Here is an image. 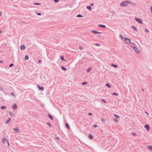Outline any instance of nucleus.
I'll list each match as a JSON object with an SVG mask.
<instances>
[{
	"label": "nucleus",
	"mask_w": 152,
	"mask_h": 152,
	"mask_svg": "<svg viewBox=\"0 0 152 152\" xmlns=\"http://www.w3.org/2000/svg\"><path fill=\"white\" fill-rule=\"evenodd\" d=\"M124 41L127 44H129L131 43V40L129 39L125 38Z\"/></svg>",
	"instance_id": "7ed1b4c3"
},
{
	"label": "nucleus",
	"mask_w": 152,
	"mask_h": 152,
	"mask_svg": "<svg viewBox=\"0 0 152 152\" xmlns=\"http://www.w3.org/2000/svg\"><path fill=\"white\" fill-rule=\"evenodd\" d=\"M106 86L108 87L109 88L110 87V86L109 83H107L106 84Z\"/></svg>",
	"instance_id": "cd10ccee"
},
{
	"label": "nucleus",
	"mask_w": 152,
	"mask_h": 152,
	"mask_svg": "<svg viewBox=\"0 0 152 152\" xmlns=\"http://www.w3.org/2000/svg\"><path fill=\"white\" fill-rule=\"evenodd\" d=\"M48 124L51 127V125L50 124Z\"/></svg>",
	"instance_id": "de8ad7c7"
},
{
	"label": "nucleus",
	"mask_w": 152,
	"mask_h": 152,
	"mask_svg": "<svg viewBox=\"0 0 152 152\" xmlns=\"http://www.w3.org/2000/svg\"><path fill=\"white\" fill-rule=\"evenodd\" d=\"M34 4H35V5H38L40 4H39V3H34Z\"/></svg>",
	"instance_id": "e433bc0d"
},
{
	"label": "nucleus",
	"mask_w": 152,
	"mask_h": 152,
	"mask_svg": "<svg viewBox=\"0 0 152 152\" xmlns=\"http://www.w3.org/2000/svg\"><path fill=\"white\" fill-rule=\"evenodd\" d=\"M131 27L134 30H135L136 31H137V28L134 26H132Z\"/></svg>",
	"instance_id": "9d476101"
},
{
	"label": "nucleus",
	"mask_w": 152,
	"mask_h": 152,
	"mask_svg": "<svg viewBox=\"0 0 152 152\" xmlns=\"http://www.w3.org/2000/svg\"><path fill=\"white\" fill-rule=\"evenodd\" d=\"M111 65L112 66H113L114 67H115V68H116V67H117L118 66L116 65H115V64H111Z\"/></svg>",
	"instance_id": "aec40b11"
},
{
	"label": "nucleus",
	"mask_w": 152,
	"mask_h": 152,
	"mask_svg": "<svg viewBox=\"0 0 152 152\" xmlns=\"http://www.w3.org/2000/svg\"><path fill=\"white\" fill-rule=\"evenodd\" d=\"M66 126L68 129H70V127L68 124H66Z\"/></svg>",
	"instance_id": "f8f14e48"
},
{
	"label": "nucleus",
	"mask_w": 152,
	"mask_h": 152,
	"mask_svg": "<svg viewBox=\"0 0 152 152\" xmlns=\"http://www.w3.org/2000/svg\"><path fill=\"white\" fill-rule=\"evenodd\" d=\"M56 138L58 139V140H59V137H57Z\"/></svg>",
	"instance_id": "864d4df0"
},
{
	"label": "nucleus",
	"mask_w": 152,
	"mask_h": 152,
	"mask_svg": "<svg viewBox=\"0 0 152 152\" xmlns=\"http://www.w3.org/2000/svg\"><path fill=\"white\" fill-rule=\"evenodd\" d=\"M91 5L92 6H94V4L93 3H92V4H91Z\"/></svg>",
	"instance_id": "09e8293b"
},
{
	"label": "nucleus",
	"mask_w": 152,
	"mask_h": 152,
	"mask_svg": "<svg viewBox=\"0 0 152 152\" xmlns=\"http://www.w3.org/2000/svg\"><path fill=\"white\" fill-rule=\"evenodd\" d=\"M145 127L147 129L148 131L150 129V127L148 125H146L145 126Z\"/></svg>",
	"instance_id": "423d86ee"
},
{
	"label": "nucleus",
	"mask_w": 152,
	"mask_h": 152,
	"mask_svg": "<svg viewBox=\"0 0 152 152\" xmlns=\"http://www.w3.org/2000/svg\"><path fill=\"white\" fill-rule=\"evenodd\" d=\"M135 20L137 22H138L142 24V20L140 18H135Z\"/></svg>",
	"instance_id": "39448f33"
},
{
	"label": "nucleus",
	"mask_w": 152,
	"mask_h": 152,
	"mask_svg": "<svg viewBox=\"0 0 152 152\" xmlns=\"http://www.w3.org/2000/svg\"><path fill=\"white\" fill-rule=\"evenodd\" d=\"M9 113L10 115V116H14V113H12L10 111H9Z\"/></svg>",
	"instance_id": "f3484780"
},
{
	"label": "nucleus",
	"mask_w": 152,
	"mask_h": 152,
	"mask_svg": "<svg viewBox=\"0 0 152 152\" xmlns=\"http://www.w3.org/2000/svg\"><path fill=\"white\" fill-rule=\"evenodd\" d=\"M3 61H1V60L0 61V62L1 63H3Z\"/></svg>",
	"instance_id": "8fccbe9b"
},
{
	"label": "nucleus",
	"mask_w": 152,
	"mask_h": 152,
	"mask_svg": "<svg viewBox=\"0 0 152 152\" xmlns=\"http://www.w3.org/2000/svg\"><path fill=\"white\" fill-rule=\"evenodd\" d=\"M129 4V2L128 1H124L123 2L120 4V5L124 7L128 5V4Z\"/></svg>",
	"instance_id": "f257e3e1"
},
{
	"label": "nucleus",
	"mask_w": 152,
	"mask_h": 152,
	"mask_svg": "<svg viewBox=\"0 0 152 152\" xmlns=\"http://www.w3.org/2000/svg\"><path fill=\"white\" fill-rule=\"evenodd\" d=\"M87 82H83L82 84L83 85H85L87 84Z\"/></svg>",
	"instance_id": "c85d7f7f"
},
{
	"label": "nucleus",
	"mask_w": 152,
	"mask_h": 152,
	"mask_svg": "<svg viewBox=\"0 0 152 152\" xmlns=\"http://www.w3.org/2000/svg\"><path fill=\"white\" fill-rule=\"evenodd\" d=\"M48 116L49 117V118L52 120H53V118L50 115H48Z\"/></svg>",
	"instance_id": "b1692460"
},
{
	"label": "nucleus",
	"mask_w": 152,
	"mask_h": 152,
	"mask_svg": "<svg viewBox=\"0 0 152 152\" xmlns=\"http://www.w3.org/2000/svg\"><path fill=\"white\" fill-rule=\"evenodd\" d=\"M16 104H13V106H12V108L14 109H15L16 108Z\"/></svg>",
	"instance_id": "4468645a"
},
{
	"label": "nucleus",
	"mask_w": 152,
	"mask_h": 152,
	"mask_svg": "<svg viewBox=\"0 0 152 152\" xmlns=\"http://www.w3.org/2000/svg\"><path fill=\"white\" fill-rule=\"evenodd\" d=\"M83 17V16L80 14L78 15H77V17Z\"/></svg>",
	"instance_id": "f704fd0d"
},
{
	"label": "nucleus",
	"mask_w": 152,
	"mask_h": 152,
	"mask_svg": "<svg viewBox=\"0 0 152 152\" xmlns=\"http://www.w3.org/2000/svg\"><path fill=\"white\" fill-rule=\"evenodd\" d=\"M99 26L104 28L106 27V26H105L102 25H99Z\"/></svg>",
	"instance_id": "4be33fe9"
},
{
	"label": "nucleus",
	"mask_w": 152,
	"mask_h": 152,
	"mask_svg": "<svg viewBox=\"0 0 152 152\" xmlns=\"http://www.w3.org/2000/svg\"><path fill=\"white\" fill-rule=\"evenodd\" d=\"M97 125H94L93 126V127H95V128H96L97 127Z\"/></svg>",
	"instance_id": "a19ab883"
},
{
	"label": "nucleus",
	"mask_w": 152,
	"mask_h": 152,
	"mask_svg": "<svg viewBox=\"0 0 152 152\" xmlns=\"http://www.w3.org/2000/svg\"><path fill=\"white\" fill-rule=\"evenodd\" d=\"M87 8L89 10H91V7L87 6Z\"/></svg>",
	"instance_id": "a878e982"
},
{
	"label": "nucleus",
	"mask_w": 152,
	"mask_h": 152,
	"mask_svg": "<svg viewBox=\"0 0 152 152\" xmlns=\"http://www.w3.org/2000/svg\"><path fill=\"white\" fill-rule=\"evenodd\" d=\"M11 118H8L7 120L5 122V124H7L10 122L11 120Z\"/></svg>",
	"instance_id": "0eeeda50"
},
{
	"label": "nucleus",
	"mask_w": 152,
	"mask_h": 152,
	"mask_svg": "<svg viewBox=\"0 0 152 152\" xmlns=\"http://www.w3.org/2000/svg\"><path fill=\"white\" fill-rule=\"evenodd\" d=\"M132 48L137 53H139L140 52V50L138 48L135 46H132Z\"/></svg>",
	"instance_id": "f03ea898"
},
{
	"label": "nucleus",
	"mask_w": 152,
	"mask_h": 152,
	"mask_svg": "<svg viewBox=\"0 0 152 152\" xmlns=\"http://www.w3.org/2000/svg\"><path fill=\"white\" fill-rule=\"evenodd\" d=\"M114 115L115 117L117 118H119V116L116 114H115Z\"/></svg>",
	"instance_id": "393cba45"
},
{
	"label": "nucleus",
	"mask_w": 152,
	"mask_h": 152,
	"mask_svg": "<svg viewBox=\"0 0 152 152\" xmlns=\"http://www.w3.org/2000/svg\"><path fill=\"white\" fill-rule=\"evenodd\" d=\"M96 45L97 46H99V44L98 43H96Z\"/></svg>",
	"instance_id": "c03bdc74"
},
{
	"label": "nucleus",
	"mask_w": 152,
	"mask_h": 152,
	"mask_svg": "<svg viewBox=\"0 0 152 152\" xmlns=\"http://www.w3.org/2000/svg\"><path fill=\"white\" fill-rule=\"evenodd\" d=\"M91 69V68H89L87 69V71L88 72H90Z\"/></svg>",
	"instance_id": "bb28decb"
},
{
	"label": "nucleus",
	"mask_w": 152,
	"mask_h": 152,
	"mask_svg": "<svg viewBox=\"0 0 152 152\" xmlns=\"http://www.w3.org/2000/svg\"><path fill=\"white\" fill-rule=\"evenodd\" d=\"M102 101L104 103H106V102L103 99H102Z\"/></svg>",
	"instance_id": "72a5a7b5"
},
{
	"label": "nucleus",
	"mask_w": 152,
	"mask_h": 152,
	"mask_svg": "<svg viewBox=\"0 0 152 152\" xmlns=\"http://www.w3.org/2000/svg\"><path fill=\"white\" fill-rule=\"evenodd\" d=\"M13 64H11L10 65V67H11L13 66Z\"/></svg>",
	"instance_id": "58836bf2"
},
{
	"label": "nucleus",
	"mask_w": 152,
	"mask_h": 152,
	"mask_svg": "<svg viewBox=\"0 0 152 152\" xmlns=\"http://www.w3.org/2000/svg\"><path fill=\"white\" fill-rule=\"evenodd\" d=\"M2 14V13L1 12H0V16Z\"/></svg>",
	"instance_id": "603ef678"
},
{
	"label": "nucleus",
	"mask_w": 152,
	"mask_h": 152,
	"mask_svg": "<svg viewBox=\"0 0 152 152\" xmlns=\"http://www.w3.org/2000/svg\"><path fill=\"white\" fill-rule=\"evenodd\" d=\"M7 141V142L8 146L9 147V143L8 140L6 139V138H3L2 140V142L3 143H4V142H6Z\"/></svg>",
	"instance_id": "20e7f679"
},
{
	"label": "nucleus",
	"mask_w": 152,
	"mask_h": 152,
	"mask_svg": "<svg viewBox=\"0 0 152 152\" xmlns=\"http://www.w3.org/2000/svg\"><path fill=\"white\" fill-rule=\"evenodd\" d=\"M36 14H37V15H41V13H36Z\"/></svg>",
	"instance_id": "79ce46f5"
},
{
	"label": "nucleus",
	"mask_w": 152,
	"mask_h": 152,
	"mask_svg": "<svg viewBox=\"0 0 152 152\" xmlns=\"http://www.w3.org/2000/svg\"><path fill=\"white\" fill-rule=\"evenodd\" d=\"M128 2H129V4H133L134 5V4L132 2V1H128Z\"/></svg>",
	"instance_id": "473e14b6"
},
{
	"label": "nucleus",
	"mask_w": 152,
	"mask_h": 152,
	"mask_svg": "<svg viewBox=\"0 0 152 152\" xmlns=\"http://www.w3.org/2000/svg\"><path fill=\"white\" fill-rule=\"evenodd\" d=\"M13 130H15V132L16 133L19 132L18 131V128H16L15 129H13Z\"/></svg>",
	"instance_id": "9b49d317"
},
{
	"label": "nucleus",
	"mask_w": 152,
	"mask_h": 152,
	"mask_svg": "<svg viewBox=\"0 0 152 152\" xmlns=\"http://www.w3.org/2000/svg\"><path fill=\"white\" fill-rule=\"evenodd\" d=\"M1 32V30H0V33Z\"/></svg>",
	"instance_id": "5fc2aeb1"
},
{
	"label": "nucleus",
	"mask_w": 152,
	"mask_h": 152,
	"mask_svg": "<svg viewBox=\"0 0 152 152\" xmlns=\"http://www.w3.org/2000/svg\"><path fill=\"white\" fill-rule=\"evenodd\" d=\"M61 68L63 70L65 71L66 70V69L63 66H61Z\"/></svg>",
	"instance_id": "6ab92c4d"
},
{
	"label": "nucleus",
	"mask_w": 152,
	"mask_h": 152,
	"mask_svg": "<svg viewBox=\"0 0 152 152\" xmlns=\"http://www.w3.org/2000/svg\"><path fill=\"white\" fill-rule=\"evenodd\" d=\"M11 94L12 96H15V94L14 93H11Z\"/></svg>",
	"instance_id": "37998d69"
},
{
	"label": "nucleus",
	"mask_w": 152,
	"mask_h": 152,
	"mask_svg": "<svg viewBox=\"0 0 152 152\" xmlns=\"http://www.w3.org/2000/svg\"><path fill=\"white\" fill-rule=\"evenodd\" d=\"M88 115H92V114L91 113H88Z\"/></svg>",
	"instance_id": "49530a36"
},
{
	"label": "nucleus",
	"mask_w": 152,
	"mask_h": 152,
	"mask_svg": "<svg viewBox=\"0 0 152 152\" xmlns=\"http://www.w3.org/2000/svg\"><path fill=\"white\" fill-rule=\"evenodd\" d=\"M37 87L39 88V90H44V88L43 87H40L39 86H37Z\"/></svg>",
	"instance_id": "ddd939ff"
},
{
	"label": "nucleus",
	"mask_w": 152,
	"mask_h": 152,
	"mask_svg": "<svg viewBox=\"0 0 152 152\" xmlns=\"http://www.w3.org/2000/svg\"><path fill=\"white\" fill-rule=\"evenodd\" d=\"M113 120L114 121H115V122H116V123H118V120L117 119H113Z\"/></svg>",
	"instance_id": "2f4dec72"
},
{
	"label": "nucleus",
	"mask_w": 152,
	"mask_h": 152,
	"mask_svg": "<svg viewBox=\"0 0 152 152\" xmlns=\"http://www.w3.org/2000/svg\"><path fill=\"white\" fill-rule=\"evenodd\" d=\"M92 33H93L95 34H97V33H101V32H98V31H92Z\"/></svg>",
	"instance_id": "1a4fd4ad"
},
{
	"label": "nucleus",
	"mask_w": 152,
	"mask_h": 152,
	"mask_svg": "<svg viewBox=\"0 0 152 152\" xmlns=\"http://www.w3.org/2000/svg\"><path fill=\"white\" fill-rule=\"evenodd\" d=\"M41 62V61L40 60H39L38 61V62L39 63H40Z\"/></svg>",
	"instance_id": "3c124183"
},
{
	"label": "nucleus",
	"mask_w": 152,
	"mask_h": 152,
	"mask_svg": "<svg viewBox=\"0 0 152 152\" xmlns=\"http://www.w3.org/2000/svg\"><path fill=\"white\" fill-rule=\"evenodd\" d=\"M101 121L102 122H104L105 121V120L104 118H102L101 119Z\"/></svg>",
	"instance_id": "c756f323"
},
{
	"label": "nucleus",
	"mask_w": 152,
	"mask_h": 152,
	"mask_svg": "<svg viewBox=\"0 0 152 152\" xmlns=\"http://www.w3.org/2000/svg\"><path fill=\"white\" fill-rule=\"evenodd\" d=\"M28 59V56L27 55H26L25 57V60H27Z\"/></svg>",
	"instance_id": "a211bd4d"
},
{
	"label": "nucleus",
	"mask_w": 152,
	"mask_h": 152,
	"mask_svg": "<svg viewBox=\"0 0 152 152\" xmlns=\"http://www.w3.org/2000/svg\"><path fill=\"white\" fill-rule=\"evenodd\" d=\"M25 48V46L24 45H22L20 46V49L21 50H24Z\"/></svg>",
	"instance_id": "6e6552de"
},
{
	"label": "nucleus",
	"mask_w": 152,
	"mask_h": 152,
	"mask_svg": "<svg viewBox=\"0 0 152 152\" xmlns=\"http://www.w3.org/2000/svg\"><path fill=\"white\" fill-rule=\"evenodd\" d=\"M6 107L4 106H3L1 107V108L2 109H6Z\"/></svg>",
	"instance_id": "5701e85b"
},
{
	"label": "nucleus",
	"mask_w": 152,
	"mask_h": 152,
	"mask_svg": "<svg viewBox=\"0 0 152 152\" xmlns=\"http://www.w3.org/2000/svg\"><path fill=\"white\" fill-rule=\"evenodd\" d=\"M79 49L81 50H83V47L81 46H79Z\"/></svg>",
	"instance_id": "7c9ffc66"
},
{
	"label": "nucleus",
	"mask_w": 152,
	"mask_h": 152,
	"mask_svg": "<svg viewBox=\"0 0 152 152\" xmlns=\"http://www.w3.org/2000/svg\"><path fill=\"white\" fill-rule=\"evenodd\" d=\"M60 58H61V59L62 61H65L64 59V56H60Z\"/></svg>",
	"instance_id": "412c9836"
},
{
	"label": "nucleus",
	"mask_w": 152,
	"mask_h": 152,
	"mask_svg": "<svg viewBox=\"0 0 152 152\" xmlns=\"http://www.w3.org/2000/svg\"><path fill=\"white\" fill-rule=\"evenodd\" d=\"M150 10H151V13H152V6L151 7Z\"/></svg>",
	"instance_id": "ea45409f"
},
{
	"label": "nucleus",
	"mask_w": 152,
	"mask_h": 152,
	"mask_svg": "<svg viewBox=\"0 0 152 152\" xmlns=\"http://www.w3.org/2000/svg\"><path fill=\"white\" fill-rule=\"evenodd\" d=\"M145 31L146 32H149V31L147 29H145Z\"/></svg>",
	"instance_id": "4c0bfd02"
},
{
	"label": "nucleus",
	"mask_w": 152,
	"mask_h": 152,
	"mask_svg": "<svg viewBox=\"0 0 152 152\" xmlns=\"http://www.w3.org/2000/svg\"><path fill=\"white\" fill-rule=\"evenodd\" d=\"M113 95H118V94L117 93H114L113 94Z\"/></svg>",
	"instance_id": "c9c22d12"
},
{
	"label": "nucleus",
	"mask_w": 152,
	"mask_h": 152,
	"mask_svg": "<svg viewBox=\"0 0 152 152\" xmlns=\"http://www.w3.org/2000/svg\"><path fill=\"white\" fill-rule=\"evenodd\" d=\"M148 148L150 150H151L152 149V146L151 145L148 146H147Z\"/></svg>",
	"instance_id": "2eb2a0df"
},
{
	"label": "nucleus",
	"mask_w": 152,
	"mask_h": 152,
	"mask_svg": "<svg viewBox=\"0 0 152 152\" xmlns=\"http://www.w3.org/2000/svg\"><path fill=\"white\" fill-rule=\"evenodd\" d=\"M89 137L91 139H93V136L91 134L89 135Z\"/></svg>",
	"instance_id": "dca6fc26"
},
{
	"label": "nucleus",
	"mask_w": 152,
	"mask_h": 152,
	"mask_svg": "<svg viewBox=\"0 0 152 152\" xmlns=\"http://www.w3.org/2000/svg\"><path fill=\"white\" fill-rule=\"evenodd\" d=\"M54 1L55 2H58V0H54Z\"/></svg>",
	"instance_id": "a18cd8bd"
}]
</instances>
